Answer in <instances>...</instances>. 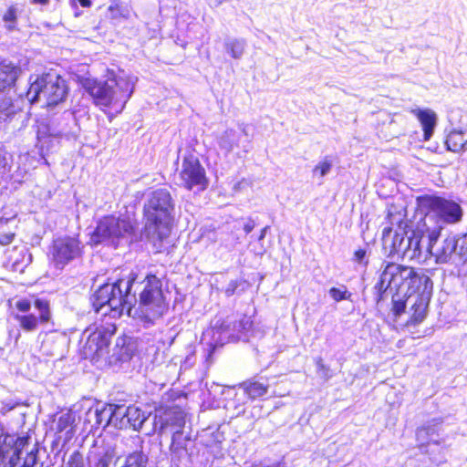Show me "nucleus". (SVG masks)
Returning <instances> with one entry per match:
<instances>
[{"instance_id":"nucleus-1","label":"nucleus","mask_w":467,"mask_h":467,"mask_svg":"<svg viewBox=\"0 0 467 467\" xmlns=\"http://www.w3.org/2000/svg\"><path fill=\"white\" fill-rule=\"evenodd\" d=\"M138 78L124 71H109L107 79L86 78L82 82L84 89L90 95L96 106L101 109L114 108L121 112L133 94Z\"/></svg>"},{"instance_id":"nucleus-2","label":"nucleus","mask_w":467,"mask_h":467,"mask_svg":"<svg viewBox=\"0 0 467 467\" xmlns=\"http://www.w3.org/2000/svg\"><path fill=\"white\" fill-rule=\"evenodd\" d=\"M136 275L130 274L127 279H118L99 287L92 296V306L102 316L119 317L124 311L132 316V306L136 298L132 295Z\"/></svg>"},{"instance_id":"nucleus-3","label":"nucleus","mask_w":467,"mask_h":467,"mask_svg":"<svg viewBox=\"0 0 467 467\" xmlns=\"http://www.w3.org/2000/svg\"><path fill=\"white\" fill-rule=\"evenodd\" d=\"M132 295L136 298L132 306V316L145 324H154L168 310L162 283L155 275H148L141 281H138L136 276Z\"/></svg>"},{"instance_id":"nucleus-4","label":"nucleus","mask_w":467,"mask_h":467,"mask_svg":"<svg viewBox=\"0 0 467 467\" xmlns=\"http://www.w3.org/2000/svg\"><path fill=\"white\" fill-rule=\"evenodd\" d=\"M67 95V86L65 79L55 72L37 77L26 92V98L31 103L42 102L47 108L60 104Z\"/></svg>"},{"instance_id":"nucleus-5","label":"nucleus","mask_w":467,"mask_h":467,"mask_svg":"<svg viewBox=\"0 0 467 467\" xmlns=\"http://www.w3.org/2000/svg\"><path fill=\"white\" fill-rule=\"evenodd\" d=\"M460 237L448 236L439 241L438 234L432 232L428 241V254L435 258L437 264H450L454 266L458 275H466V253L459 247Z\"/></svg>"},{"instance_id":"nucleus-6","label":"nucleus","mask_w":467,"mask_h":467,"mask_svg":"<svg viewBox=\"0 0 467 467\" xmlns=\"http://www.w3.org/2000/svg\"><path fill=\"white\" fill-rule=\"evenodd\" d=\"M133 231L134 227L130 220L113 215L105 216L99 221L90 241L93 244L104 243L116 247L122 241L128 242Z\"/></svg>"},{"instance_id":"nucleus-7","label":"nucleus","mask_w":467,"mask_h":467,"mask_svg":"<svg viewBox=\"0 0 467 467\" xmlns=\"http://www.w3.org/2000/svg\"><path fill=\"white\" fill-rule=\"evenodd\" d=\"M144 213L150 223L168 230L174 213V203L170 192L166 189L152 192L144 205Z\"/></svg>"},{"instance_id":"nucleus-8","label":"nucleus","mask_w":467,"mask_h":467,"mask_svg":"<svg viewBox=\"0 0 467 467\" xmlns=\"http://www.w3.org/2000/svg\"><path fill=\"white\" fill-rule=\"evenodd\" d=\"M252 325L253 321L247 316H243L238 321L217 320L204 336L212 337L214 347L223 346L229 340H246Z\"/></svg>"},{"instance_id":"nucleus-9","label":"nucleus","mask_w":467,"mask_h":467,"mask_svg":"<svg viewBox=\"0 0 467 467\" xmlns=\"http://www.w3.org/2000/svg\"><path fill=\"white\" fill-rule=\"evenodd\" d=\"M420 205L426 209V219L438 218V222L454 223L462 216V210L459 203L438 196H423L420 198Z\"/></svg>"},{"instance_id":"nucleus-10","label":"nucleus","mask_w":467,"mask_h":467,"mask_svg":"<svg viewBox=\"0 0 467 467\" xmlns=\"http://www.w3.org/2000/svg\"><path fill=\"white\" fill-rule=\"evenodd\" d=\"M49 254L54 266L62 270L67 265L82 256L83 245L75 237H59L53 241Z\"/></svg>"},{"instance_id":"nucleus-11","label":"nucleus","mask_w":467,"mask_h":467,"mask_svg":"<svg viewBox=\"0 0 467 467\" xmlns=\"http://www.w3.org/2000/svg\"><path fill=\"white\" fill-rule=\"evenodd\" d=\"M185 424L184 412L179 407H169L156 411L151 427L146 434L158 432L162 434L166 431H173L172 441L180 434Z\"/></svg>"},{"instance_id":"nucleus-12","label":"nucleus","mask_w":467,"mask_h":467,"mask_svg":"<svg viewBox=\"0 0 467 467\" xmlns=\"http://www.w3.org/2000/svg\"><path fill=\"white\" fill-rule=\"evenodd\" d=\"M412 274V267L403 266L397 264H388L375 285L374 289L378 293V301L383 299V294L388 289H400L407 286L408 279Z\"/></svg>"},{"instance_id":"nucleus-13","label":"nucleus","mask_w":467,"mask_h":467,"mask_svg":"<svg viewBox=\"0 0 467 467\" xmlns=\"http://www.w3.org/2000/svg\"><path fill=\"white\" fill-rule=\"evenodd\" d=\"M180 179L182 184L191 191H203L208 185L205 171L201 165L199 159L192 154L183 158Z\"/></svg>"},{"instance_id":"nucleus-14","label":"nucleus","mask_w":467,"mask_h":467,"mask_svg":"<svg viewBox=\"0 0 467 467\" xmlns=\"http://www.w3.org/2000/svg\"><path fill=\"white\" fill-rule=\"evenodd\" d=\"M33 306L38 311V317L34 314H25L15 316V319L19 323L20 327L26 332L36 331L39 324H47L52 319L50 303L44 298H35Z\"/></svg>"},{"instance_id":"nucleus-15","label":"nucleus","mask_w":467,"mask_h":467,"mask_svg":"<svg viewBox=\"0 0 467 467\" xmlns=\"http://www.w3.org/2000/svg\"><path fill=\"white\" fill-rule=\"evenodd\" d=\"M114 329L110 331L103 327H96L95 328H87L83 335L82 340L85 338L83 348L86 356L99 355L109 343V338Z\"/></svg>"},{"instance_id":"nucleus-16","label":"nucleus","mask_w":467,"mask_h":467,"mask_svg":"<svg viewBox=\"0 0 467 467\" xmlns=\"http://www.w3.org/2000/svg\"><path fill=\"white\" fill-rule=\"evenodd\" d=\"M406 289L408 296L431 295L432 281L422 270L416 271L412 268V274L408 279Z\"/></svg>"},{"instance_id":"nucleus-17","label":"nucleus","mask_w":467,"mask_h":467,"mask_svg":"<svg viewBox=\"0 0 467 467\" xmlns=\"http://www.w3.org/2000/svg\"><path fill=\"white\" fill-rule=\"evenodd\" d=\"M404 235H406L404 230L393 232L389 227L383 229L382 244L384 250L389 253V256L400 258L401 252L400 245Z\"/></svg>"},{"instance_id":"nucleus-18","label":"nucleus","mask_w":467,"mask_h":467,"mask_svg":"<svg viewBox=\"0 0 467 467\" xmlns=\"http://www.w3.org/2000/svg\"><path fill=\"white\" fill-rule=\"evenodd\" d=\"M432 233L425 235L420 231H410L409 235L410 248L407 251V259H420L423 248L428 253V241L431 240Z\"/></svg>"},{"instance_id":"nucleus-19","label":"nucleus","mask_w":467,"mask_h":467,"mask_svg":"<svg viewBox=\"0 0 467 467\" xmlns=\"http://www.w3.org/2000/svg\"><path fill=\"white\" fill-rule=\"evenodd\" d=\"M410 112L418 119L421 124L424 140H429L431 138L434 129L437 125V114L431 109H411Z\"/></svg>"},{"instance_id":"nucleus-20","label":"nucleus","mask_w":467,"mask_h":467,"mask_svg":"<svg viewBox=\"0 0 467 467\" xmlns=\"http://www.w3.org/2000/svg\"><path fill=\"white\" fill-rule=\"evenodd\" d=\"M238 388L244 391L248 400H254L267 393L269 383L267 379L254 378L240 383Z\"/></svg>"},{"instance_id":"nucleus-21","label":"nucleus","mask_w":467,"mask_h":467,"mask_svg":"<svg viewBox=\"0 0 467 467\" xmlns=\"http://www.w3.org/2000/svg\"><path fill=\"white\" fill-rule=\"evenodd\" d=\"M441 420L440 419H433L428 421L423 426L417 429L416 439L420 446H423L430 442L438 443L439 431L441 429Z\"/></svg>"},{"instance_id":"nucleus-22","label":"nucleus","mask_w":467,"mask_h":467,"mask_svg":"<svg viewBox=\"0 0 467 467\" xmlns=\"http://www.w3.org/2000/svg\"><path fill=\"white\" fill-rule=\"evenodd\" d=\"M20 74V67L6 59L0 60V90L12 87Z\"/></svg>"},{"instance_id":"nucleus-23","label":"nucleus","mask_w":467,"mask_h":467,"mask_svg":"<svg viewBox=\"0 0 467 467\" xmlns=\"http://www.w3.org/2000/svg\"><path fill=\"white\" fill-rule=\"evenodd\" d=\"M431 297V295L407 297V302L411 305V321L413 323H420L425 318Z\"/></svg>"},{"instance_id":"nucleus-24","label":"nucleus","mask_w":467,"mask_h":467,"mask_svg":"<svg viewBox=\"0 0 467 467\" xmlns=\"http://www.w3.org/2000/svg\"><path fill=\"white\" fill-rule=\"evenodd\" d=\"M126 418L128 428H131L134 431H140L145 428V433L150 428L145 426L147 420L149 419L150 414H146L140 408L135 406L127 407L126 410Z\"/></svg>"},{"instance_id":"nucleus-25","label":"nucleus","mask_w":467,"mask_h":467,"mask_svg":"<svg viewBox=\"0 0 467 467\" xmlns=\"http://www.w3.org/2000/svg\"><path fill=\"white\" fill-rule=\"evenodd\" d=\"M68 133L67 129L65 126L58 127V124L55 121L49 124H40L37 130V140L39 143L47 139V137L62 138L67 136Z\"/></svg>"},{"instance_id":"nucleus-26","label":"nucleus","mask_w":467,"mask_h":467,"mask_svg":"<svg viewBox=\"0 0 467 467\" xmlns=\"http://www.w3.org/2000/svg\"><path fill=\"white\" fill-rule=\"evenodd\" d=\"M246 46V41L244 38L226 37L223 42L225 52L234 59L242 58Z\"/></svg>"},{"instance_id":"nucleus-27","label":"nucleus","mask_w":467,"mask_h":467,"mask_svg":"<svg viewBox=\"0 0 467 467\" xmlns=\"http://www.w3.org/2000/svg\"><path fill=\"white\" fill-rule=\"evenodd\" d=\"M148 455L141 451H136L124 458L116 460L119 467H147Z\"/></svg>"},{"instance_id":"nucleus-28","label":"nucleus","mask_w":467,"mask_h":467,"mask_svg":"<svg viewBox=\"0 0 467 467\" xmlns=\"http://www.w3.org/2000/svg\"><path fill=\"white\" fill-rule=\"evenodd\" d=\"M240 133L233 129L226 130L219 138L218 143L222 150L227 153L239 147Z\"/></svg>"},{"instance_id":"nucleus-29","label":"nucleus","mask_w":467,"mask_h":467,"mask_svg":"<svg viewBox=\"0 0 467 467\" xmlns=\"http://www.w3.org/2000/svg\"><path fill=\"white\" fill-rule=\"evenodd\" d=\"M99 411V409H98V403H96L88 408L83 415L79 416V420H83L85 430L92 431L99 428L98 420Z\"/></svg>"},{"instance_id":"nucleus-30","label":"nucleus","mask_w":467,"mask_h":467,"mask_svg":"<svg viewBox=\"0 0 467 467\" xmlns=\"http://www.w3.org/2000/svg\"><path fill=\"white\" fill-rule=\"evenodd\" d=\"M247 400L248 398L242 391L236 392L234 398L227 402L226 409L232 411V417H238L244 413Z\"/></svg>"},{"instance_id":"nucleus-31","label":"nucleus","mask_w":467,"mask_h":467,"mask_svg":"<svg viewBox=\"0 0 467 467\" xmlns=\"http://www.w3.org/2000/svg\"><path fill=\"white\" fill-rule=\"evenodd\" d=\"M112 412V420L111 425L118 429H128L127 418H126V410L127 407L123 405H114L110 404Z\"/></svg>"},{"instance_id":"nucleus-32","label":"nucleus","mask_w":467,"mask_h":467,"mask_svg":"<svg viewBox=\"0 0 467 467\" xmlns=\"http://www.w3.org/2000/svg\"><path fill=\"white\" fill-rule=\"evenodd\" d=\"M76 420L75 414L72 411H67L59 416L56 423V431L57 432L67 431L70 436L73 434L74 423Z\"/></svg>"},{"instance_id":"nucleus-33","label":"nucleus","mask_w":467,"mask_h":467,"mask_svg":"<svg viewBox=\"0 0 467 467\" xmlns=\"http://www.w3.org/2000/svg\"><path fill=\"white\" fill-rule=\"evenodd\" d=\"M446 145L449 150L459 152L464 150L465 145H467V140H464L462 132L452 131L447 137Z\"/></svg>"},{"instance_id":"nucleus-34","label":"nucleus","mask_w":467,"mask_h":467,"mask_svg":"<svg viewBox=\"0 0 467 467\" xmlns=\"http://www.w3.org/2000/svg\"><path fill=\"white\" fill-rule=\"evenodd\" d=\"M18 111V107L15 105L10 98L3 96L0 99V119L7 120Z\"/></svg>"},{"instance_id":"nucleus-35","label":"nucleus","mask_w":467,"mask_h":467,"mask_svg":"<svg viewBox=\"0 0 467 467\" xmlns=\"http://www.w3.org/2000/svg\"><path fill=\"white\" fill-rule=\"evenodd\" d=\"M112 463L116 464L115 453L111 450H107L94 456V467H109Z\"/></svg>"},{"instance_id":"nucleus-36","label":"nucleus","mask_w":467,"mask_h":467,"mask_svg":"<svg viewBox=\"0 0 467 467\" xmlns=\"http://www.w3.org/2000/svg\"><path fill=\"white\" fill-rule=\"evenodd\" d=\"M98 409H99L98 416L99 427L104 429L107 426L111 425L112 412H110V404L98 403Z\"/></svg>"},{"instance_id":"nucleus-37","label":"nucleus","mask_w":467,"mask_h":467,"mask_svg":"<svg viewBox=\"0 0 467 467\" xmlns=\"http://www.w3.org/2000/svg\"><path fill=\"white\" fill-rule=\"evenodd\" d=\"M332 165V161L327 157H326L323 161L315 166L313 169V174H319L320 177H324L330 172Z\"/></svg>"},{"instance_id":"nucleus-38","label":"nucleus","mask_w":467,"mask_h":467,"mask_svg":"<svg viewBox=\"0 0 467 467\" xmlns=\"http://www.w3.org/2000/svg\"><path fill=\"white\" fill-rule=\"evenodd\" d=\"M329 295L337 302L345 299H349L351 296V294L348 291L345 285H342L341 287L330 288Z\"/></svg>"},{"instance_id":"nucleus-39","label":"nucleus","mask_w":467,"mask_h":467,"mask_svg":"<svg viewBox=\"0 0 467 467\" xmlns=\"http://www.w3.org/2000/svg\"><path fill=\"white\" fill-rule=\"evenodd\" d=\"M64 467H84L83 455L78 451H74L67 462H64Z\"/></svg>"},{"instance_id":"nucleus-40","label":"nucleus","mask_w":467,"mask_h":467,"mask_svg":"<svg viewBox=\"0 0 467 467\" xmlns=\"http://www.w3.org/2000/svg\"><path fill=\"white\" fill-rule=\"evenodd\" d=\"M108 10L110 13L111 18L125 16L126 10L119 1H113Z\"/></svg>"},{"instance_id":"nucleus-41","label":"nucleus","mask_w":467,"mask_h":467,"mask_svg":"<svg viewBox=\"0 0 467 467\" xmlns=\"http://www.w3.org/2000/svg\"><path fill=\"white\" fill-rule=\"evenodd\" d=\"M3 19L5 23H7V28L9 30L14 29L15 23L16 21V8L15 6H10L5 13Z\"/></svg>"},{"instance_id":"nucleus-42","label":"nucleus","mask_w":467,"mask_h":467,"mask_svg":"<svg viewBox=\"0 0 467 467\" xmlns=\"http://www.w3.org/2000/svg\"><path fill=\"white\" fill-rule=\"evenodd\" d=\"M407 303H408L407 300L403 301L401 299H395L393 297L392 298V304H393L392 311H393V314L396 317L400 316L405 311L406 304Z\"/></svg>"},{"instance_id":"nucleus-43","label":"nucleus","mask_w":467,"mask_h":467,"mask_svg":"<svg viewBox=\"0 0 467 467\" xmlns=\"http://www.w3.org/2000/svg\"><path fill=\"white\" fill-rule=\"evenodd\" d=\"M33 306V302H31L28 299H20L16 302V307L18 311L25 313V314H30L29 311Z\"/></svg>"},{"instance_id":"nucleus-44","label":"nucleus","mask_w":467,"mask_h":467,"mask_svg":"<svg viewBox=\"0 0 467 467\" xmlns=\"http://www.w3.org/2000/svg\"><path fill=\"white\" fill-rule=\"evenodd\" d=\"M409 233L406 232V235L403 236V240L401 242V245H400V258L401 259H407V251H409V248H410V240H409V235L408 234Z\"/></svg>"},{"instance_id":"nucleus-45","label":"nucleus","mask_w":467,"mask_h":467,"mask_svg":"<svg viewBox=\"0 0 467 467\" xmlns=\"http://www.w3.org/2000/svg\"><path fill=\"white\" fill-rule=\"evenodd\" d=\"M354 261L358 264H368L367 252L364 249H358L354 254Z\"/></svg>"},{"instance_id":"nucleus-46","label":"nucleus","mask_w":467,"mask_h":467,"mask_svg":"<svg viewBox=\"0 0 467 467\" xmlns=\"http://www.w3.org/2000/svg\"><path fill=\"white\" fill-rule=\"evenodd\" d=\"M238 285H239L238 281H235V280L231 281V282L227 285V286H226V288H225V290H224L225 295H226L227 296H232L235 293V291H236V289H237Z\"/></svg>"},{"instance_id":"nucleus-47","label":"nucleus","mask_w":467,"mask_h":467,"mask_svg":"<svg viewBox=\"0 0 467 467\" xmlns=\"http://www.w3.org/2000/svg\"><path fill=\"white\" fill-rule=\"evenodd\" d=\"M15 238V234L7 233L0 234V244L1 245H8L10 244Z\"/></svg>"},{"instance_id":"nucleus-48","label":"nucleus","mask_w":467,"mask_h":467,"mask_svg":"<svg viewBox=\"0 0 467 467\" xmlns=\"http://www.w3.org/2000/svg\"><path fill=\"white\" fill-rule=\"evenodd\" d=\"M318 371L322 372V377L326 379H328L331 375L329 374V368L322 362V360H318L317 363Z\"/></svg>"},{"instance_id":"nucleus-49","label":"nucleus","mask_w":467,"mask_h":467,"mask_svg":"<svg viewBox=\"0 0 467 467\" xmlns=\"http://www.w3.org/2000/svg\"><path fill=\"white\" fill-rule=\"evenodd\" d=\"M255 227V223L253 220L249 219L244 225V231L246 234H250L254 228Z\"/></svg>"},{"instance_id":"nucleus-50","label":"nucleus","mask_w":467,"mask_h":467,"mask_svg":"<svg viewBox=\"0 0 467 467\" xmlns=\"http://www.w3.org/2000/svg\"><path fill=\"white\" fill-rule=\"evenodd\" d=\"M268 229H269L268 226H265V228L262 229L261 234H260V235L258 237V241H262L265 237V234L267 233Z\"/></svg>"},{"instance_id":"nucleus-51","label":"nucleus","mask_w":467,"mask_h":467,"mask_svg":"<svg viewBox=\"0 0 467 467\" xmlns=\"http://www.w3.org/2000/svg\"><path fill=\"white\" fill-rule=\"evenodd\" d=\"M78 1L80 3V5L83 7H89L92 5L91 0H78Z\"/></svg>"},{"instance_id":"nucleus-52","label":"nucleus","mask_w":467,"mask_h":467,"mask_svg":"<svg viewBox=\"0 0 467 467\" xmlns=\"http://www.w3.org/2000/svg\"><path fill=\"white\" fill-rule=\"evenodd\" d=\"M30 2L32 4H39V5H46L47 4H49V0H30Z\"/></svg>"},{"instance_id":"nucleus-53","label":"nucleus","mask_w":467,"mask_h":467,"mask_svg":"<svg viewBox=\"0 0 467 467\" xmlns=\"http://www.w3.org/2000/svg\"><path fill=\"white\" fill-rule=\"evenodd\" d=\"M6 164V159L5 157L2 154V152L0 151V168H3L5 167Z\"/></svg>"},{"instance_id":"nucleus-54","label":"nucleus","mask_w":467,"mask_h":467,"mask_svg":"<svg viewBox=\"0 0 467 467\" xmlns=\"http://www.w3.org/2000/svg\"><path fill=\"white\" fill-rule=\"evenodd\" d=\"M243 150L244 152H248L250 150V140H247V143L243 145Z\"/></svg>"},{"instance_id":"nucleus-55","label":"nucleus","mask_w":467,"mask_h":467,"mask_svg":"<svg viewBox=\"0 0 467 467\" xmlns=\"http://www.w3.org/2000/svg\"><path fill=\"white\" fill-rule=\"evenodd\" d=\"M260 467H284V466H283L282 462H275L272 465H268V466L260 465Z\"/></svg>"},{"instance_id":"nucleus-56","label":"nucleus","mask_w":467,"mask_h":467,"mask_svg":"<svg viewBox=\"0 0 467 467\" xmlns=\"http://www.w3.org/2000/svg\"><path fill=\"white\" fill-rule=\"evenodd\" d=\"M240 129H241V131H242V133H243L244 135L248 136L247 131H246V127H245V125L242 124V125L240 126Z\"/></svg>"},{"instance_id":"nucleus-57","label":"nucleus","mask_w":467,"mask_h":467,"mask_svg":"<svg viewBox=\"0 0 467 467\" xmlns=\"http://www.w3.org/2000/svg\"><path fill=\"white\" fill-rule=\"evenodd\" d=\"M9 221V219L0 217V223H6Z\"/></svg>"},{"instance_id":"nucleus-58","label":"nucleus","mask_w":467,"mask_h":467,"mask_svg":"<svg viewBox=\"0 0 467 467\" xmlns=\"http://www.w3.org/2000/svg\"><path fill=\"white\" fill-rule=\"evenodd\" d=\"M252 467H260V465H253Z\"/></svg>"}]
</instances>
